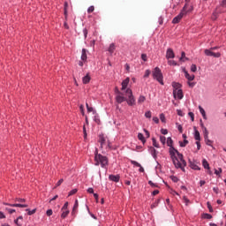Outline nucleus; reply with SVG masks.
<instances>
[{"mask_svg": "<svg viewBox=\"0 0 226 226\" xmlns=\"http://www.w3.org/2000/svg\"><path fill=\"white\" fill-rule=\"evenodd\" d=\"M172 144H174V141L172 140V138L169 137L167 139V146L170 147V158L176 169H181L182 170H185V168L186 167V161H185L183 158L182 154L174 148Z\"/></svg>", "mask_w": 226, "mask_h": 226, "instance_id": "f257e3e1", "label": "nucleus"}, {"mask_svg": "<svg viewBox=\"0 0 226 226\" xmlns=\"http://www.w3.org/2000/svg\"><path fill=\"white\" fill-rule=\"evenodd\" d=\"M95 165H101L102 168L107 167L109 165V159L107 156H103L100 154H98V149L95 150Z\"/></svg>", "mask_w": 226, "mask_h": 226, "instance_id": "f03ea898", "label": "nucleus"}, {"mask_svg": "<svg viewBox=\"0 0 226 226\" xmlns=\"http://www.w3.org/2000/svg\"><path fill=\"white\" fill-rule=\"evenodd\" d=\"M98 142L101 145V149H112V145L107 136H104L103 134L99 135Z\"/></svg>", "mask_w": 226, "mask_h": 226, "instance_id": "7ed1b4c3", "label": "nucleus"}, {"mask_svg": "<svg viewBox=\"0 0 226 226\" xmlns=\"http://www.w3.org/2000/svg\"><path fill=\"white\" fill-rule=\"evenodd\" d=\"M188 11H190L188 10V4H185V5L183 7L181 12H180L177 17H175V18L173 19L172 24H179V22H181V19H183V16H184V15H186V13H188Z\"/></svg>", "mask_w": 226, "mask_h": 226, "instance_id": "20e7f679", "label": "nucleus"}, {"mask_svg": "<svg viewBox=\"0 0 226 226\" xmlns=\"http://www.w3.org/2000/svg\"><path fill=\"white\" fill-rule=\"evenodd\" d=\"M152 75L153 79H156L157 82L163 86V74H162V70H160V68L155 67Z\"/></svg>", "mask_w": 226, "mask_h": 226, "instance_id": "39448f33", "label": "nucleus"}, {"mask_svg": "<svg viewBox=\"0 0 226 226\" xmlns=\"http://www.w3.org/2000/svg\"><path fill=\"white\" fill-rule=\"evenodd\" d=\"M117 95L116 96V100L118 103H123V102H126V97L123 95L119 90H117Z\"/></svg>", "mask_w": 226, "mask_h": 226, "instance_id": "423d86ee", "label": "nucleus"}, {"mask_svg": "<svg viewBox=\"0 0 226 226\" xmlns=\"http://www.w3.org/2000/svg\"><path fill=\"white\" fill-rule=\"evenodd\" d=\"M173 96L174 98H178V100H183V90L178 89V90H173Z\"/></svg>", "mask_w": 226, "mask_h": 226, "instance_id": "0eeeda50", "label": "nucleus"}, {"mask_svg": "<svg viewBox=\"0 0 226 226\" xmlns=\"http://www.w3.org/2000/svg\"><path fill=\"white\" fill-rule=\"evenodd\" d=\"M174 57H176V55L174 54V50L169 48L166 51V59H174Z\"/></svg>", "mask_w": 226, "mask_h": 226, "instance_id": "6e6552de", "label": "nucleus"}, {"mask_svg": "<svg viewBox=\"0 0 226 226\" xmlns=\"http://www.w3.org/2000/svg\"><path fill=\"white\" fill-rule=\"evenodd\" d=\"M205 54H206V56H209L212 57H220L222 56V54L215 53V52L211 51V49H205Z\"/></svg>", "mask_w": 226, "mask_h": 226, "instance_id": "1a4fd4ad", "label": "nucleus"}, {"mask_svg": "<svg viewBox=\"0 0 226 226\" xmlns=\"http://www.w3.org/2000/svg\"><path fill=\"white\" fill-rule=\"evenodd\" d=\"M184 73H185V79H187V80L192 81V80H195V75H190V73H188V71L186 69H184Z\"/></svg>", "mask_w": 226, "mask_h": 226, "instance_id": "9d476101", "label": "nucleus"}, {"mask_svg": "<svg viewBox=\"0 0 226 226\" xmlns=\"http://www.w3.org/2000/svg\"><path fill=\"white\" fill-rule=\"evenodd\" d=\"M109 179L114 183H119L120 177L119 175H109Z\"/></svg>", "mask_w": 226, "mask_h": 226, "instance_id": "9b49d317", "label": "nucleus"}, {"mask_svg": "<svg viewBox=\"0 0 226 226\" xmlns=\"http://www.w3.org/2000/svg\"><path fill=\"white\" fill-rule=\"evenodd\" d=\"M128 84H130V78H126L123 82H122V91H124L128 87Z\"/></svg>", "mask_w": 226, "mask_h": 226, "instance_id": "f8f14e48", "label": "nucleus"}, {"mask_svg": "<svg viewBox=\"0 0 226 226\" xmlns=\"http://www.w3.org/2000/svg\"><path fill=\"white\" fill-rule=\"evenodd\" d=\"M81 61H87V49H83L81 52Z\"/></svg>", "mask_w": 226, "mask_h": 226, "instance_id": "ddd939ff", "label": "nucleus"}, {"mask_svg": "<svg viewBox=\"0 0 226 226\" xmlns=\"http://www.w3.org/2000/svg\"><path fill=\"white\" fill-rule=\"evenodd\" d=\"M126 102H127L128 105L132 107V105H135V97L133 95H132V96L128 97Z\"/></svg>", "mask_w": 226, "mask_h": 226, "instance_id": "4468645a", "label": "nucleus"}, {"mask_svg": "<svg viewBox=\"0 0 226 226\" xmlns=\"http://www.w3.org/2000/svg\"><path fill=\"white\" fill-rule=\"evenodd\" d=\"M199 110H200L203 119L207 120V116L206 115V110H204V108H202V106H199Z\"/></svg>", "mask_w": 226, "mask_h": 226, "instance_id": "2eb2a0df", "label": "nucleus"}, {"mask_svg": "<svg viewBox=\"0 0 226 226\" xmlns=\"http://www.w3.org/2000/svg\"><path fill=\"white\" fill-rule=\"evenodd\" d=\"M79 209V200H75L72 211V215H75V213H77V210Z\"/></svg>", "mask_w": 226, "mask_h": 226, "instance_id": "dca6fc26", "label": "nucleus"}, {"mask_svg": "<svg viewBox=\"0 0 226 226\" xmlns=\"http://www.w3.org/2000/svg\"><path fill=\"white\" fill-rule=\"evenodd\" d=\"M91 81V76H89V74H87L85 77H83L82 79V82L83 84H89V82Z\"/></svg>", "mask_w": 226, "mask_h": 226, "instance_id": "f3484780", "label": "nucleus"}, {"mask_svg": "<svg viewBox=\"0 0 226 226\" xmlns=\"http://www.w3.org/2000/svg\"><path fill=\"white\" fill-rule=\"evenodd\" d=\"M202 165L204 169H207V170H209L211 168L209 167V162H207V160L203 159Z\"/></svg>", "mask_w": 226, "mask_h": 226, "instance_id": "a211bd4d", "label": "nucleus"}, {"mask_svg": "<svg viewBox=\"0 0 226 226\" xmlns=\"http://www.w3.org/2000/svg\"><path fill=\"white\" fill-rule=\"evenodd\" d=\"M172 87L174 88V91H178L181 87V84H179L178 82H173Z\"/></svg>", "mask_w": 226, "mask_h": 226, "instance_id": "6ab92c4d", "label": "nucleus"}, {"mask_svg": "<svg viewBox=\"0 0 226 226\" xmlns=\"http://www.w3.org/2000/svg\"><path fill=\"white\" fill-rule=\"evenodd\" d=\"M190 167L191 169H193V170H200V168L192 162H190Z\"/></svg>", "mask_w": 226, "mask_h": 226, "instance_id": "aec40b11", "label": "nucleus"}, {"mask_svg": "<svg viewBox=\"0 0 226 226\" xmlns=\"http://www.w3.org/2000/svg\"><path fill=\"white\" fill-rule=\"evenodd\" d=\"M61 211H62L61 218L64 220V218H66V216L70 215V210H61Z\"/></svg>", "mask_w": 226, "mask_h": 226, "instance_id": "412c9836", "label": "nucleus"}, {"mask_svg": "<svg viewBox=\"0 0 226 226\" xmlns=\"http://www.w3.org/2000/svg\"><path fill=\"white\" fill-rule=\"evenodd\" d=\"M114 50H116V45L114 43H111L108 51L109 52V54H114Z\"/></svg>", "mask_w": 226, "mask_h": 226, "instance_id": "4be33fe9", "label": "nucleus"}, {"mask_svg": "<svg viewBox=\"0 0 226 226\" xmlns=\"http://www.w3.org/2000/svg\"><path fill=\"white\" fill-rule=\"evenodd\" d=\"M218 13H220V10L216 9L215 11L212 15V20H216V19H218Z\"/></svg>", "mask_w": 226, "mask_h": 226, "instance_id": "5701e85b", "label": "nucleus"}, {"mask_svg": "<svg viewBox=\"0 0 226 226\" xmlns=\"http://www.w3.org/2000/svg\"><path fill=\"white\" fill-rule=\"evenodd\" d=\"M138 139H139V140H141V142H142L143 144H146V138H144V134L139 133V134H138Z\"/></svg>", "mask_w": 226, "mask_h": 226, "instance_id": "b1692460", "label": "nucleus"}, {"mask_svg": "<svg viewBox=\"0 0 226 226\" xmlns=\"http://www.w3.org/2000/svg\"><path fill=\"white\" fill-rule=\"evenodd\" d=\"M144 102H146V96L140 95L138 99V103L141 105V103H144Z\"/></svg>", "mask_w": 226, "mask_h": 226, "instance_id": "393cba45", "label": "nucleus"}, {"mask_svg": "<svg viewBox=\"0 0 226 226\" xmlns=\"http://www.w3.org/2000/svg\"><path fill=\"white\" fill-rule=\"evenodd\" d=\"M5 206H11V207H22L23 204H19V203H16V204H8V203H4Z\"/></svg>", "mask_w": 226, "mask_h": 226, "instance_id": "a878e982", "label": "nucleus"}, {"mask_svg": "<svg viewBox=\"0 0 226 226\" xmlns=\"http://www.w3.org/2000/svg\"><path fill=\"white\" fill-rule=\"evenodd\" d=\"M194 139H195V140H200V132H199L198 130H195Z\"/></svg>", "mask_w": 226, "mask_h": 226, "instance_id": "bb28decb", "label": "nucleus"}, {"mask_svg": "<svg viewBox=\"0 0 226 226\" xmlns=\"http://www.w3.org/2000/svg\"><path fill=\"white\" fill-rule=\"evenodd\" d=\"M203 135L204 139H209V132L207 131V128L203 129Z\"/></svg>", "mask_w": 226, "mask_h": 226, "instance_id": "cd10ccee", "label": "nucleus"}, {"mask_svg": "<svg viewBox=\"0 0 226 226\" xmlns=\"http://www.w3.org/2000/svg\"><path fill=\"white\" fill-rule=\"evenodd\" d=\"M125 94L128 98H130V96H133V93L132 92V89L127 88L125 91Z\"/></svg>", "mask_w": 226, "mask_h": 226, "instance_id": "c85d7f7f", "label": "nucleus"}, {"mask_svg": "<svg viewBox=\"0 0 226 226\" xmlns=\"http://www.w3.org/2000/svg\"><path fill=\"white\" fill-rule=\"evenodd\" d=\"M67 8H68V3L65 2L64 3V15H65V19H68V10H67Z\"/></svg>", "mask_w": 226, "mask_h": 226, "instance_id": "c756f323", "label": "nucleus"}, {"mask_svg": "<svg viewBox=\"0 0 226 226\" xmlns=\"http://www.w3.org/2000/svg\"><path fill=\"white\" fill-rule=\"evenodd\" d=\"M160 142L162 143V146H165V144L167 142V138H165V136H161L160 137Z\"/></svg>", "mask_w": 226, "mask_h": 226, "instance_id": "7c9ffc66", "label": "nucleus"}, {"mask_svg": "<svg viewBox=\"0 0 226 226\" xmlns=\"http://www.w3.org/2000/svg\"><path fill=\"white\" fill-rule=\"evenodd\" d=\"M19 220H23V217H22V216L18 217V219H16V220L14 221V222H15L16 225H18V226H22V223H20V222H19Z\"/></svg>", "mask_w": 226, "mask_h": 226, "instance_id": "2f4dec72", "label": "nucleus"}, {"mask_svg": "<svg viewBox=\"0 0 226 226\" xmlns=\"http://www.w3.org/2000/svg\"><path fill=\"white\" fill-rule=\"evenodd\" d=\"M152 142H153V146L154 147H160V145L158 144V142L156 141V139L153 138L152 139Z\"/></svg>", "mask_w": 226, "mask_h": 226, "instance_id": "473e14b6", "label": "nucleus"}, {"mask_svg": "<svg viewBox=\"0 0 226 226\" xmlns=\"http://www.w3.org/2000/svg\"><path fill=\"white\" fill-rule=\"evenodd\" d=\"M180 147H186V145L188 144V139H184V142H179Z\"/></svg>", "mask_w": 226, "mask_h": 226, "instance_id": "72a5a7b5", "label": "nucleus"}, {"mask_svg": "<svg viewBox=\"0 0 226 226\" xmlns=\"http://www.w3.org/2000/svg\"><path fill=\"white\" fill-rule=\"evenodd\" d=\"M26 211H27L28 215L31 216V215H34V213H36V208L33 209V210H29L28 208L26 209Z\"/></svg>", "mask_w": 226, "mask_h": 226, "instance_id": "f704fd0d", "label": "nucleus"}, {"mask_svg": "<svg viewBox=\"0 0 226 226\" xmlns=\"http://www.w3.org/2000/svg\"><path fill=\"white\" fill-rule=\"evenodd\" d=\"M191 72H192L193 73H195V72H197V65L192 64L191 65Z\"/></svg>", "mask_w": 226, "mask_h": 226, "instance_id": "c9c22d12", "label": "nucleus"}, {"mask_svg": "<svg viewBox=\"0 0 226 226\" xmlns=\"http://www.w3.org/2000/svg\"><path fill=\"white\" fill-rule=\"evenodd\" d=\"M168 64L170 65V66H177V63H176V61L174 60H170L168 62Z\"/></svg>", "mask_w": 226, "mask_h": 226, "instance_id": "e433bc0d", "label": "nucleus"}, {"mask_svg": "<svg viewBox=\"0 0 226 226\" xmlns=\"http://www.w3.org/2000/svg\"><path fill=\"white\" fill-rule=\"evenodd\" d=\"M205 142L207 144V146H212L213 141H211V139H209V138L205 139Z\"/></svg>", "mask_w": 226, "mask_h": 226, "instance_id": "4c0bfd02", "label": "nucleus"}, {"mask_svg": "<svg viewBox=\"0 0 226 226\" xmlns=\"http://www.w3.org/2000/svg\"><path fill=\"white\" fill-rule=\"evenodd\" d=\"M61 211H68V202L64 203V205L61 208Z\"/></svg>", "mask_w": 226, "mask_h": 226, "instance_id": "58836bf2", "label": "nucleus"}, {"mask_svg": "<svg viewBox=\"0 0 226 226\" xmlns=\"http://www.w3.org/2000/svg\"><path fill=\"white\" fill-rule=\"evenodd\" d=\"M183 200H184L185 206H188V204H190V200H188V198H186V196H184Z\"/></svg>", "mask_w": 226, "mask_h": 226, "instance_id": "ea45409f", "label": "nucleus"}, {"mask_svg": "<svg viewBox=\"0 0 226 226\" xmlns=\"http://www.w3.org/2000/svg\"><path fill=\"white\" fill-rule=\"evenodd\" d=\"M189 117H191L192 121H195V115L193 112H189L188 113Z\"/></svg>", "mask_w": 226, "mask_h": 226, "instance_id": "a19ab883", "label": "nucleus"}, {"mask_svg": "<svg viewBox=\"0 0 226 226\" xmlns=\"http://www.w3.org/2000/svg\"><path fill=\"white\" fill-rule=\"evenodd\" d=\"M149 75H151V71L147 70V71L145 72L144 78H145V79H147V77H149Z\"/></svg>", "mask_w": 226, "mask_h": 226, "instance_id": "79ce46f5", "label": "nucleus"}, {"mask_svg": "<svg viewBox=\"0 0 226 226\" xmlns=\"http://www.w3.org/2000/svg\"><path fill=\"white\" fill-rule=\"evenodd\" d=\"M93 11H94V6L91 5V6L87 9V13H93Z\"/></svg>", "mask_w": 226, "mask_h": 226, "instance_id": "37998d69", "label": "nucleus"}, {"mask_svg": "<svg viewBox=\"0 0 226 226\" xmlns=\"http://www.w3.org/2000/svg\"><path fill=\"white\" fill-rule=\"evenodd\" d=\"M54 212L52 211V209H48L46 212L47 216H52Z\"/></svg>", "mask_w": 226, "mask_h": 226, "instance_id": "c03bdc74", "label": "nucleus"}, {"mask_svg": "<svg viewBox=\"0 0 226 226\" xmlns=\"http://www.w3.org/2000/svg\"><path fill=\"white\" fill-rule=\"evenodd\" d=\"M145 117H147V119H151V111H147L145 113Z\"/></svg>", "mask_w": 226, "mask_h": 226, "instance_id": "a18cd8bd", "label": "nucleus"}, {"mask_svg": "<svg viewBox=\"0 0 226 226\" xmlns=\"http://www.w3.org/2000/svg\"><path fill=\"white\" fill-rule=\"evenodd\" d=\"M132 165H135V167H140V163L136 161H131Z\"/></svg>", "mask_w": 226, "mask_h": 226, "instance_id": "49530a36", "label": "nucleus"}, {"mask_svg": "<svg viewBox=\"0 0 226 226\" xmlns=\"http://www.w3.org/2000/svg\"><path fill=\"white\" fill-rule=\"evenodd\" d=\"M75 193H77V189H72V190L69 192V197H72V195H75Z\"/></svg>", "mask_w": 226, "mask_h": 226, "instance_id": "de8ad7c7", "label": "nucleus"}, {"mask_svg": "<svg viewBox=\"0 0 226 226\" xmlns=\"http://www.w3.org/2000/svg\"><path fill=\"white\" fill-rule=\"evenodd\" d=\"M160 119H161L162 123H165V115L163 113H162L160 115Z\"/></svg>", "mask_w": 226, "mask_h": 226, "instance_id": "09e8293b", "label": "nucleus"}, {"mask_svg": "<svg viewBox=\"0 0 226 226\" xmlns=\"http://www.w3.org/2000/svg\"><path fill=\"white\" fill-rule=\"evenodd\" d=\"M6 211L10 214V215H13V213H15V209H11V208H5Z\"/></svg>", "mask_w": 226, "mask_h": 226, "instance_id": "8fccbe9b", "label": "nucleus"}, {"mask_svg": "<svg viewBox=\"0 0 226 226\" xmlns=\"http://www.w3.org/2000/svg\"><path fill=\"white\" fill-rule=\"evenodd\" d=\"M148 185H150V186H152V188H156V186H158V185H156V184H154V183H153V181H148Z\"/></svg>", "mask_w": 226, "mask_h": 226, "instance_id": "3c124183", "label": "nucleus"}, {"mask_svg": "<svg viewBox=\"0 0 226 226\" xmlns=\"http://www.w3.org/2000/svg\"><path fill=\"white\" fill-rule=\"evenodd\" d=\"M141 59H142V61H147V55H146V54H142L141 55Z\"/></svg>", "mask_w": 226, "mask_h": 226, "instance_id": "603ef678", "label": "nucleus"}, {"mask_svg": "<svg viewBox=\"0 0 226 226\" xmlns=\"http://www.w3.org/2000/svg\"><path fill=\"white\" fill-rule=\"evenodd\" d=\"M187 84L189 87H195V82L188 81Z\"/></svg>", "mask_w": 226, "mask_h": 226, "instance_id": "864d4df0", "label": "nucleus"}, {"mask_svg": "<svg viewBox=\"0 0 226 226\" xmlns=\"http://www.w3.org/2000/svg\"><path fill=\"white\" fill-rule=\"evenodd\" d=\"M171 180L173 181V183H177L179 181V178H177V177H171Z\"/></svg>", "mask_w": 226, "mask_h": 226, "instance_id": "5fc2aeb1", "label": "nucleus"}, {"mask_svg": "<svg viewBox=\"0 0 226 226\" xmlns=\"http://www.w3.org/2000/svg\"><path fill=\"white\" fill-rule=\"evenodd\" d=\"M151 153H152V155H153L154 158V156H156V149L151 147Z\"/></svg>", "mask_w": 226, "mask_h": 226, "instance_id": "6e6d98bb", "label": "nucleus"}, {"mask_svg": "<svg viewBox=\"0 0 226 226\" xmlns=\"http://www.w3.org/2000/svg\"><path fill=\"white\" fill-rule=\"evenodd\" d=\"M161 132L162 133V135H167V133H169V131L167 129H162Z\"/></svg>", "mask_w": 226, "mask_h": 226, "instance_id": "4d7b16f0", "label": "nucleus"}, {"mask_svg": "<svg viewBox=\"0 0 226 226\" xmlns=\"http://www.w3.org/2000/svg\"><path fill=\"white\" fill-rule=\"evenodd\" d=\"M215 174H216V176H219L220 174H222V168H220L219 170H215Z\"/></svg>", "mask_w": 226, "mask_h": 226, "instance_id": "13d9d810", "label": "nucleus"}, {"mask_svg": "<svg viewBox=\"0 0 226 226\" xmlns=\"http://www.w3.org/2000/svg\"><path fill=\"white\" fill-rule=\"evenodd\" d=\"M177 130L180 133H183V126L181 124L177 125Z\"/></svg>", "mask_w": 226, "mask_h": 226, "instance_id": "bf43d9fd", "label": "nucleus"}, {"mask_svg": "<svg viewBox=\"0 0 226 226\" xmlns=\"http://www.w3.org/2000/svg\"><path fill=\"white\" fill-rule=\"evenodd\" d=\"M153 121H154L156 123V124H158V123H160V119L157 117H154Z\"/></svg>", "mask_w": 226, "mask_h": 226, "instance_id": "052dcab7", "label": "nucleus"}, {"mask_svg": "<svg viewBox=\"0 0 226 226\" xmlns=\"http://www.w3.org/2000/svg\"><path fill=\"white\" fill-rule=\"evenodd\" d=\"M64 180L63 178H61L57 183H56V186H61V185H63V182Z\"/></svg>", "mask_w": 226, "mask_h": 226, "instance_id": "680f3d73", "label": "nucleus"}, {"mask_svg": "<svg viewBox=\"0 0 226 226\" xmlns=\"http://www.w3.org/2000/svg\"><path fill=\"white\" fill-rule=\"evenodd\" d=\"M196 145H197L198 151L200 150V140L196 141Z\"/></svg>", "mask_w": 226, "mask_h": 226, "instance_id": "e2e57ef3", "label": "nucleus"}, {"mask_svg": "<svg viewBox=\"0 0 226 226\" xmlns=\"http://www.w3.org/2000/svg\"><path fill=\"white\" fill-rule=\"evenodd\" d=\"M207 207L209 209V212L213 213V207H211V204H209V202H207Z\"/></svg>", "mask_w": 226, "mask_h": 226, "instance_id": "0e129e2a", "label": "nucleus"}, {"mask_svg": "<svg viewBox=\"0 0 226 226\" xmlns=\"http://www.w3.org/2000/svg\"><path fill=\"white\" fill-rule=\"evenodd\" d=\"M158 193H160V191L158 190H154L153 192H152V195H158Z\"/></svg>", "mask_w": 226, "mask_h": 226, "instance_id": "69168bd1", "label": "nucleus"}, {"mask_svg": "<svg viewBox=\"0 0 226 226\" xmlns=\"http://www.w3.org/2000/svg\"><path fill=\"white\" fill-rule=\"evenodd\" d=\"M159 24L160 25L163 24V18L162 17L159 18Z\"/></svg>", "mask_w": 226, "mask_h": 226, "instance_id": "338daca9", "label": "nucleus"}, {"mask_svg": "<svg viewBox=\"0 0 226 226\" xmlns=\"http://www.w3.org/2000/svg\"><path fill=\"white\" fill-rule=\"evenodd\" d=\"M222 6H223L224 8H226V0H223V1H222Z\"/></svg>", "mask_w": 226, "mask_h": 226, "instance_id": "774afa93", "label": "nucleus"}]
</instances>
